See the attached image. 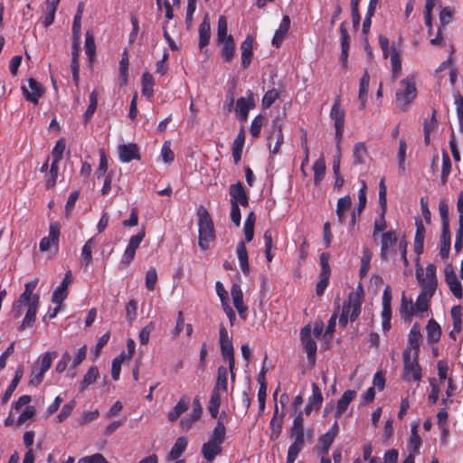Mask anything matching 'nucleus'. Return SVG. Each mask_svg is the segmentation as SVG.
Wrapping results in <instances>:
<instances>
[{
    "mask_svg": "<svg viewBox=\"0 0 463 463\" xmlns=\"http://www.w3.org/2000/svg\"><path fill=\"white\" fill-rule=\"evenodd\" d=\"M400 313L401 316L406 320H411L414 313L413 303L411 300H407L404 293L402 294L401 299Z\"/></svg>",
    "mask_w": 463,
    "mask_h": 463,
    "instance_id": "obj_42",
    "label": "nucleus"
},
{
    "mask_svg": "<svg viewBox=\"0 0 463 463\" xmlns=\"http://www.w3.org/2000/svg\"><path fill=\"white\" fill-rule=\"evenodd\" d=\"M66 147V140L64 137H61L57 140L54 147L52 151V160H56V162H61L63 158V153Z\"/></svg>",
    "mask_w": 463,
    "mask_h": 463,
    "instance_id": "obj_50",
    "label": "nucleus"
},
{
    "mask_svg": "<svg viewBox=\"0 0 463 463\" xmlns=\"http://www.w3.org/2000/svg\"><path fill=\"white\" fill-rule=\"evenodd\" d=\"M237 257L240 262L241 269L244 275H249L250 269L249 265V255L246 249L245 242L241 241L237 244L236 249Z\"/></svg>",
    "mask_w": 463,
    "mask_h": 463,
    "instance_id": "obj_28",
    "label": "nucleus"
},
{
    "mask_svg": "<svg viewBox=\"0 0 463 463\" xmlns=\"http://www.w3.org/2000/svg\"><path fill=\"white\" fill-rule=\"evenodd\" d=\"M99 376V373L98 367L96 365L90 366L80 383V392H83L89 385L95 383Z\"/></svg>",
    "mask_w": 463,
    "mask_h": 463,
    "instance_id": "obj_37",
    "label": "nucleus"
},
{
    "mask_svg": "<svg viewBox=\"0 0 463 463\" xmlns=\"http://www.w3.org/2000/svg\"><path fill=\"white\" fill-rule=\"evenodd\" d=\"M436 265L430 263L426 267V273L424 275L423 268L417 265L416 267V278L419 284L421 287L420 293H423L429 297H432L438 287V280L436 277Z\"/></svg>",
    "mask_w": 463,
    "mask_h": 463,
    "instance_id": "obj_4",
    "label": "nucleus"
},
{
    "mask_svg": "<svg viewBox=\"0 0 463 463\" xmlns=\"http://www.w3.org/2000/svg\"><path fill=\"white\" fill-rule=\"evenodd\" d=\"M220 406H221V391L213 389L211 397H210V401H209L208 410H209L211 416L213 419H216L218 417Z\"/></svg>",
    "mask_w": 463,
    "mask_h": 463,
    "instance_id": "obj_40",
    "label": "nucleus"
},
{
    "mask_svg": "<svg viewBox=\"0 0 463 463\" xmlns=\"http://www.w3.org/2000/svg\"><path fill=\"white\" fill-rule=\"evenodd\" d=\"M222 45L221 55L223 61L230 62L235 55V42L232 34L226 40L217 42Z\"/></svg>",
    "mask_w": 463,
    "mask_h": 463,
    "instance_id": "obj_23",
    "label": "nucleus"
},
{
    "mask_svg": "<svg viewBox=\"0 0 463 463\" xmlns=\"http://www.w3.org/2000/svg\"><path fill=\"white\" fill-rule=\"evenodd\" d=\"M61 226L59 222H52L49 227V235L46 238L50 241L52 245L58 246L60 237Z\"/></svg>",
    "mask_w": 463,
    "mask_h": 463,
    "instance_id": "obj_55",
    "label": "nucleus"
},
{
    "mask_svg": "<svg viewBox=\"0 0 463 463\" xmlns=\"http://www.w3.org/2000/svg\"><path fill=\"white\" fill-rule=\"evenodd\" d=\"M311 326L310 325H307L300 330V340L307 352V360L311 364H315L316 363V354L317 350V345L316 341L311 336Z\"/></svg>",
    "mask_w": 463,
    "mask_h": 463,
    "instance_id": "obj_11",
    "label": "nucleus"
},
{
    "mask_svg": "<svg viewBox=\"0 0 463 463\" xmlns=\"http://www.w3.org/2000/svg\"><path fill=\"white\" fill-rule=\"evenodd\" d=\"M362 302L358 296L350 294L347 300H345L342 307V314L339 317V325L345 327L348 319L351 322L355 321L361 313Z\"/></svg>",
    "mask_w": 463,
    "mask_h": 463,
    "instance_id": "obj_6",
    "label": "nucleus"
},
{
    "mask_svg": "<svg viewBox=\"0 0 463 463\" xmlns=\"http://www.w3.org/2000/svg\"><path fill=\"white\" fill-rule=\"evenodd\" d=\"M99 153H100L99 164V167L95 171V175L97 176L98 179H99L103 176H106L108 167H109L108 159H107L104 150L100 149Z\"/></svg>",
    "mask_w": 463,
    "mask_h": 463,
    "instance_id": "obj_56",
    "label": "nucleus"
},
{
    "mask_svg": "<svg viewBox=\"0 0 463 463\" xmlns=\"http://www.w3.org/2000/svg\"><path fill=\"white\" fill-rule=\"evenodd\" d=\"M76 402L74 400L71 401L70 402L63 405L61 408V411L57 415L56 419L58 422H62L65 420L72 412L73 409L75 408Z\"/></svg>",
    "mask_w": 463,
    "mask_h": 463,
    "instance_id": "obj_63",
    "label": "nucleus"
},
{
    "mask_svg": "<svg viewBox=\"0 0 463 463\" xmlns=\"http://www.w3.org/2000/svg\"><path fill=\"white\" fill-rule=\"evenodd\" d=\"M214 390L226 392L228 390V369L224 366H219L217 370V378L213 386Z\"/></svg>",
    "mask_w": 463,
    "mask_h": 463,
    "instance_id": "obj_35",
    "label": "nucleus"
},
{
    "mask_svg": "<svg viewBox=\"0 0 463 463\" xmlns=\"http://www.w3.org/2000/svg\"><path fill=\"white\" fill-rule=\"evenodd\" d=\"M187 445V439L184 437H179L175 440L174 446L172 447L170 452L168 453L166 460L173 461L177 459L185 451Z\"/></svg>",
    "mask_w": 463,
    "mask_h": 463,
    "instance_id": "obj_30",
    "label": "nucleus"
},
{
    "mask_svg": "<svg viewBox=\"0 0 463 463\" xmlns=\"http://www.w3.org/2000/svg\"><path fill=\"white\" fill-rule=\"evenodd\" d=\"M255 107L253 93L249 90L247 97H241L236 101L235 110L241 120L245 121L248 118L250 109Z\"/></svg>",
    "mask_w": 463,
    "mask_h": 463,
    "instance_id": "obj_15",
    "label": "nucleus"
},
{
    "mask_svg": "<svg viewBox=\"0 0 463 463\" xmlns=\"http://www.w3.org/2000/svg\"><path fill=\"white\" fill-rule=\"evenodd\" d=\"M263 122L264 117L260 114L253 118L250 128V133L252 137H258L260 136Z\"/></svg>",
    "mask_w": 463,
    "mask_h": 463,
    "instance_id": "obj_60",
    "label": "nucleus"
},
{
    "mask_svg": "<svg viewBox=\"0 0 463 463\" xmlns=\"http://www.w3.org/2000/svg\"><path fill=\"white\" fill-rule=\"evenodd\" d=\"M23 375H24V365L20 364L17 366V368L15 370L14 379L12 380L11 383L9 384V386L5 390L4 395L2 396V402L4 404H5L9 402L12 394L14 393L18 383H20L21 379L23 378Z\"/></svg>",
    "mask_w": 463,
    "mask_h": 463,
    "instance_id": "obj_26",
    "label": "nucleus"
},
{
    "mask_svg": "<svg viewBox=\"0 0 463 463\" xmlns=\"http://www.w3.org/2000/svg\"><path fill=\"white\" fill-rule=\"evenodd\" d=\"M289 437L293 439V442L288 449L287 463H294L305 446V430L290 429Z\"/></svg>",
    "mask_w": 463,
    "mask_h": 463,
    "instance_id": "obj_10",
    "label": "nucleus"
},
{
    "mask_svg": "<svg viewBox=\"0 0 463 463\" xmlns=\"http://www.w3.org/2000/svg\"><path fill=\"white\" fill-rule=\"evenodd\" d=\"M73 278L71 272L69 270L65 273L64 278L61 284L56 288L52 296V301L57 305H61L63 300L67 298L68 286L72 282Z\"/></svg>",
    "mask_w": 463,
    "mask_h": 463,
    "instance_id": "obj_17",
    "label": "nucleus"
},
{
    "mask_svg": "<svg viewBox=\"0 0 463 463\" xmlns=\"http://www.w3.org/2000/svg\"><path fill=\"white\" fill-rule=\"evenodd\" d=\"M308 402L315 405V410H319L323 402V396L319 386L316 383H312V395L308 399Z\"/></svg>",
    "mask_w": 463,
    "mask_h": 463,
    "instance_id": "obj_49",
    "label": "nucleus"
},
{
    "mask_svg": "<svg viewBox=\"0 0 463 463\" xmlns=\"http://www.w3.org/2000/svg\"><path fill=\"white\" fill-rule=\"evenodd\" d=\"M362 187L358 194L359 203L356 208L352 211L351 213V222L350 224L354 226L356 223V220L360 217L362 212L364 211L366 205V184L364 180H362Z\"/></svg>",
    "mask_w": 463,
    "mask_h": 463,
    "instance_id": "obj_21",
    "label": "nucleus"
},
{
    "mask_svg": "<svg viewBox=\"0 0 463 463\" xmlns=\"http://www.w3.org/2000/svg\"><path fill=\"white\" fill-rule=\"evenodd\" d=\"M221 354L224 360L228 361L229 368H235L234 348L232 338L229 335L226 327L222 324L219 330Z\"/></svg>",
    "mask_w": 463,
    "mask_h": 463,
    "instance_id": "obj_9",
    "label": "nucleus"
},
{
    "mask_svg": "<svg viewBox=\"0 0 463 463\" xmlns=\"http://www.w3.org/2000/svg\"><path fill=\"white\" fill-rule=\"evenodd\" d=\"M199 48L202 50L209 44L211 38V24L208 14H206L203 22L199 25Z\"/></svg>",
    "mask_w": 463,
    "mask_h": 463,
    "instance_id": "obj_25",
    "label": "nucleus"
},
{
    "mask_svg": "<svg viewBox=\"0 0 463 463\" xmlns=\"http://www.w3.org/2000/svg\"><path fill=\"white\" fill-rule=\"evenodd\" d=\"M39 279L36 278L24 285V292L19 296L18 299L13 303L11 314L14 318L22 316L24 308H27L25 316L18 326L19 331H23L27 327L33 326L35 322L36 313L40 304V295L34 294V290L38 285Z\"/></svg>",
    "mask_w": 463,
    "mask_h": 463,
    "instance_id": "obj_1",
    "label": "nucleus"
},
{
    "mask_svg": "<svg viewBox=\"0 0 463 463\" xmlns=\"http://www.w3.org/2000/svg\"><path fill=\"white\" fill-rule=\"evenodd\" d=\"M290 27V18L288 15H284L279 27L276 30L272 38V44L276 47H279L282 43L284 37L288 33Z\"/></svg>",
    "mask_w": 463,
    "mask_h": 463,
    "instance_id": "obj_27",
    "label": "nucleus"
},
{
    "mask_svg": "<svg viewBox=\"0 0 463 463\" xmlns=\"http://www.w3.org/2000/svg\"><path fill=\"white\" fill-rule=\"evenodd\" d=\"M422 335L420 334V328L419 324L415 323L409 333L408 344L404 351H409V354H414L419 356L420 354V343Z\"/></svg>",
    "mask_w": 463,
    "mask_h": 463,
    "instance_id": "obj_16",
    "label": "nucleus"
},
{
    "mask_svg": "<svg viewBox=\"0 0 463 463\" xmlns=\"http://www.w3.org/2000/svg\"><path fill=\"white\" fill-rule=\"evenodd\" d=\"M368 156V151L364 142H359L354 145L353 149L354 165H361L365 163Z\"/></svg>",
    "mask_w": 463,
    "mask_h": 463,
    "instance_id": "obj_39",
    "label": "nucleus"
},
{
    "mask_svg": "<svg viewBox=\"0 0 463 463\" xmlns=\"http://www.w3.org/2000/svg\"><path fill=\"white\" fill-rule=\"evenodd\" d=\"M326 169V161L324 157L321 156L313 165L315 184H318L322 181Z\"/></svg>",
    "mask_w": 463,
    "mask_h": 463,
    "instance_id": "obj_43",
    "label": "nucleus"
},
{
    "mask_svg": "<svg viewBox=\"0 0 463 463\" xmlns=\"http://www.w3.org/2000/svg\"><path fill=\"white\" fill-rule=\"evenodd\" d=\"M198 230H199V247L202 250H207L210 248V242L215 239V231L213 222L208 211L200 206L197 210Z\"/></svg>",
    "mask_w": 463,
    "mask_h": 463,
    "instance_id": "obj_3",
    "label": "nucleus"
},
{
    "mask_svg": "<svg viewBox=\"0 0 463 463\" xmlns=\"http://www.w3.org/2000/svg\"><path fill=\"white\" fill-rule=\"evenodd\" d=\"M329 116L334 120L335 127H345V110L341 109L340 96L335 99Z\"/></svg>",
    "mask_w": 463,
    "mask_h": 463,
    "instance_id": "obj_24",
    "label": "nucleus"
},
{
    "mask_svg": "<svg viewBox=\"0 0 463 463\" xmlns=\"http://www.w3.org/2000/svg\"><path fill=\"white\" fill-rule=\"evenodd\" d=\"M450 250L449 226L443 225L440 236L439 255L442 260H447Z\"/></svg>",
    "mask_w": 463,
    "mask_h": 463,
    "instance_id": "obj_31",
    "label": "nucleus"
},
{
    "mask_svg": "<svg viewBox=\"0 0 463 463\" xmlns=\"http://www.w3.org/2000/svg\"><path fill=\"white\" fill-rule=\"evenodd\" d=\"M387 188L385 185L384 178H382L379 184V205L381 213L379 219L374 221L373 236L375 239L379 232H383L386 229L385 213L387 211V199H386Z\"/></svg>",
    "mask_w": 463,
    "mask_h": 463,
    "instance_id": "obj_8",
    "label": "nucleus"
},
{
    "mask_svg": "<svg viewBox=\"0 0 463 463\" xmlns=\"http://www.w3.org/2000/svg\"><path fill=\"white\" fill-rule=\"evenodd\" d=\"M95 247L94 238L89 239L83 245L81 249V257L83 260L82 265L85 268L89 267V265L92 262V250Z\"/></svg>",
    "mask_w": 463,
    "mask_h": 463,
    "instance_id": "obj_41",
    "label": "nucleus"
},
{
    "mask_svg": "<svg viewBox=\"0 0 463 463\" xmlns=\"http://www.w3.org/2000/svg\"><path fill=\"white\" fill-rule=\"evenodd\" d=\"M406 151H407L406 141L403 138H402L399 141V150H398L399 171L402 174H403L405 172Z\"/></svg>",
    "mask_w": 463,
    "mask_h": 463,
    "instance_id": "obj_52",
    "label": "nucleus"
},
{
    "mask_svg": "<svg viewBox=\"0 0 463 463\" xmlns=\"http://www.w3.org/2000/svg\"><path fill=\"white\" fill-rule=\"evenodd\" d=\"M137 317V302L130 299L126 306V318L131 324Z\"/></svg>",
    "mask_w": 463,
    "mask_h": 463,
    "instance_id": "obj_59",
    "label": "nucleus"
},
{
    "mask_svg": "<svg viewBox=\"0 0 463 463\" xmlns=\"http://www.w3.org/2000/svg\"><path fill=\"white\" fill-rule=\"evenodd\" d=\"M83 14V4L80 3L77 8L76 14L73 19L72 24V33L75 40H79L80 37V30H81V17Z\"/></svg>",
    "mask_w": 463,
    "mask_h": 463,
    "instance_id": "obj_45",
    "label": "nucleus"
},
{
    "mask_svg": "<svg viewBox=\"0 0 463 463\" xmlns=\"http://www.w3.org/2000/svg\"><path fill=\"white\" fill-rule=\"evenodd\" d=\"M390 60L392 64V78L395 80L399 76L402 71V61L400 59L399 52L392 47L390 53Z\"/></svg>",
    "mask_w": 463,
    "mask_h": 463,
    "instance_id": "obj_44",
    "label": "nucleus"
},
{
    "mask_svg": "<svg viewBox=\"0 0 463 463\" xmlns=\"http://www.w3.org/2000/svg\"><path fill=\"white\" fill-rule=\"evenodd\" d=\"M59 164L60 162H56V160H52L51 165V168L49 170L48 177L45 183V186L47 189L52 188L56 184V181L58 178L59 173Z\"/></svg>",
    "mask_w": 463,
    "mask_h": 463,
    "instance_id": "obj_47",
    "label": "nucleus"
},
{
    "mask_svg": "<svg viewBox=\"0 0 463 463\" xmlns=\"http://www.w3.org/2000/svg\"><path fill=\"white\" fill-rule=\"evenodd\" d=\"M397 241V235L394 231H388L381 235V252L383 260H388L389 250L394 246Z\"/></svg>",
    "mask_w": 463,
    "mask_h": 463,
    "instance_id": "obj_19",
    "label": "nucleus"
},
{
    "mask_svg": "<svg viewBox=\"0 0 463 463\" xmlns=\"http://www.w3.org/2000/svg\"><path fill=\"white\" fill-rule=\"evenodd\" d=\"M335 437L327 433L323 434L318 438L317 450L320 456H326L329 452V449L334 443Z\"/></svg>",
    "mask_w": 463,
    "mask_h": 463,
    "instance_id": "obj_36",
    "label": "nucleus"
},
{
    "mask_svg": "<svg viewBox=\"0 0 463 463\" xmlns=\"http://www.w3.org/2000/svg\"><path fill=\"white\" fill-rule=\"evenodd\" d=\"M229 35L227 19L224 15H221L218 19L217 42L226 40Z\"/></svg>",
    "mask_w": 463,
    "mask_h": 463,
    "instance_id": "obj_51",
    "label": "nucleus"
},
{
    "mask_svg": "<svg viewBox=\"0 0 463 463\" xmlns=\"http://www.w3.org/2000/svg\"><path fill=\"white\" fill-rule=\"evenodd\" d=\"M161 156L165 163L170 164L175 160V154L171 149L170 141L164 142L161 148Z\"/></svg>",
    "mask_w": 463,
    "mask_h": 463,
    "instance_id": "obj_64",
    "label": "nucleus"
},
{
    "mask_svg": "<svg viewBox=\"0 0 463 463\" xmlns=\"http://www.w3.org/2000/svg\"><path fill=\"white\" fill-rule=\"evenodd\" d=\"M157 281V273L154 267H151L146 273V288L153 291Z\"/></svg>",
    "mask_w": 463,
    "mask_h": 463,
    "instance_id": "obj_61",
    "label": "nucleus"
},
{
    "mask_svg": "<svg viewBox=\"0 0 463 463\" xmlns=\"http://www.w3.org/2000/svg\"><path fill=\"white\" fill-rule=\"evenodd\" d=\"M279 97V92L277 90H268L262 98V107L264 109L269 108Z\"/></svg>",
    "mask_w": 463,
    "mask_h": 463,
    "instance_id": "obj_57",
    "label": "nucleus"
},
{
    "mask_svg": "<svg viewBox=\"0 0 463 463\" xmlns=\"http://www.w3.org/2000/svg\"><path fill=\"white\" fill-rule=\"evenodd\" d=\"M95 42H94V36L90 32L86 33L85 37V52L86 55L89 57L90 60H91L95 55Z\"/></svg>",
    "mask_w": 463,
    "mask_h": 463,
    "instance_id": "obj_58",
    "label": "nucleus"
},
{
    "mask_svg": "<svg viewBox=\"0 0 463 463\" xmlns=\"http://www.w3.org/2000/svg\"><path fill=\"white\" fill-rule=\"evenodd\" d=\"M225 438L226 428L223 420L219 419L209 440L203 443L201 449V453L207 462L213 461L218 455L222 454Z\"/></svg>",
    "mask_w": 463,
    "mask_h": 463,
    "instance_id": "obj_2",
    "label": "nucleus"
},
{
    "mask_svg": "<svg viewBox=\"0 0 463 463\" xmlns=\"http://www.w3.org/2000/svg\"><path fill=\"white\" fill-rule=\"evenodd\" d=\"M372 260V252L368 248H364L363 250V257L361 259L360 275L361 277L365 276L370 269V262Z\"/></svg>",
    "mask_w": 463,
    "mask_h": 463,
    "instance_id": "obj_54",
    "label": "nucleus"
},
{
    "mask_svg": "<svg viewBox=\"0 0 463 463\" xmlns=\"http://www.w3.org/2000/svg\"><path fill=\"white\" fill-rule=\"evenodd\" d=\"M403 362V379L410 381L413 379L416 382L421 380V367L419 364V356L409 354V351L402 353Z\"/></svg>",
    "mask_w": 463,
    "mask_h": 463,
    "instance_id": "obj_7",
    "label": "nucleus"
},
{
    "mask_svg": "<svg viewBox=\"0 0 463 463\" xmlns=\"http://www.w3.org/2000/svg\"><path fill=\"white\" fill-rule=\"evenodd\" d=\"M445 282L449 288L453 296L458 299L463 297V288L460 281L458 279L451 264H448L444 269Z\"/></svg>",
    "mask_w": 463,
    "mask_h": 463,
    "instance_id": "obj_12",
    "label": "nucleus"
},
{
    "mask_svg": "<svg viewBox=\"0 0 463 463\" xmlns=\"http://www.w3.org/2000/svg\"><path fill=\"white\" fill-rule=\"evenodd\" d=\"M23 94L26 100L38 104L39 99L44 93V88L35 79L30 78L28 80V87H22Z\"/></svg>",
    "mask_w": 463,
    "mask_h": 463,
    "instance_id": "obj_13",
    "label": "nucleus"
},
{
    "mask_svg": "<svg viewBox=\"0 0 463 463\" xmlns=\"http://www.w3.org/2000/svg\"><path fill=\"white\" fill-rule=\"evenodd\" d=\"M402 89L396 91V105L402 110H405L416 98L417 90L413 77H407L400 81Z\"/></svg>",
    "mask_w": 463,
    "mask_h": 463,
    "instance_id": "obj_5",
    "label": "nucleus"
},
{
    "mask_svg": "<svg viewBox=\"0 0 463 463\" xmlns=\"http://www.w3.org/2000/svg\"><path fill=\"white\" fill-rule=\"evenodd\" d=\"M189 408V400L186 396H183L175 406L167 413V420L170 422H175L178 418L184 413Z\"/></svg>",
    "mask_w": 463,
    "mask_h": 463,
    "instance_id": "obj_29",
    "label": "nucleus"
},
{
    "mask_svg": "<svg viewBox=\"0 0 463 463\" xmlns=\"http://www.w3.org/2000/svg\"><path fill=\"white\" fill-rule=\"evenodd\" d=\"M119 159L123 163H129L130 161L140 159L139 149L137 144L129 143L127 145H120L118 146Z\"/></svg>",
    "mask_w": 463,
    "mask_h": 463,
    "instance_id": "obj_18",
    "label": "nucleus"
},
{
    "mask_svg": "<svg viewBox=\"0 0 463 463\" xmlns=\"http://www.w3.org/2000/svg\"><path fill=\"white\" fill-rule=\"evenodd\" d=\"M426 331L429 343L432 344L439 341L441 336V328L433 318H430L428 321Z\"/></svg>",
    "mask_w": 463,
    "mask_h": 463,
    "instance_id": "obj_34",
    "label": "nucleus"
},
{
    "mask_svg": "<svg viewBox=\"0 0 463 463\" xmlns=\"http://www.w3.org/2000/svg\"><path fill=\"white\" fill-rule=\"evenodd\" d=\"M451 171V161L449 154L446 151L442 153V168L440 181L442 184H445L448 181V177Z\"/></svg>",
    "mask_w": 463,
    "mask_h": 463,
    "instance_id": "obj_46",
    "label": "nucleus"
},
{
    "mask_svg": "<svg viewBox=\"0 0 463 463\" xmlns=\"http://www.w3.org/2000/svg\"><path fill=\"white\" fill-rule=\"evenodd\" d=\"M229 194L231 196V204L241 205L242 207L249 206V196L241 181L230 185Z\"/></svg>",
    "mask_w": 463,
    "mask_h": 463,
    "instance_id": "obj_14",
    "label": "nucleus"
},
{
    "mask_svg": "<svg viewBox=\"0 0 463 463\" xmlns=\"http://www.w3.org/2000/svg\"><path fill=\"white\" fill-rule=\"evenodd\" d=\"M126 355L124 353H121L118 356L115 357L112 360L111 364V377L114 381H118L119 379L121 364L125 361Z\"/></svg>",
    "mask_w": 463,
    "mask_h": 463,
    "instance_id": "obj_48",
    "label": "nucleus"
},
{
    "mask_svg": "<svg viewBox=\"0 0 463 463\" xmlns=\"http://www.w3.org/2000/svg\"><path fill=\"white\" fill-rule=\"evenodd\" d=\"M370 82V76L367 71H364L359 83L358 99L360 101V109H364L367 102V93Z\"/></svg>",
    "mask_w": 463,
    "mask_h": 463,
    "instance_id": "obj_32",
    "label": "nucleus"
},
{
    "mask_svg": "<svg viewBox=\"0 0 463 463\" xmlns=\"http://www.w3.org/2000/svg\"><path fill=\"white\" fill-rule=\"evenodd\" d=\"M356 392L354 390H346L338 400L336 404V410L335 411V417L340 418L345 411L347 410L351 402L355 398Z\"/></svg>",
    "mask_w": 463,
    "mask_h": 463,
    "instance_id": "obj_20",
    "label": "nucleus"
},
{
    "mask_svg": "<svg viewBox=\"0 0 463 463\" xmlns=\"http://www.w3.org/2000/svg\"><path fill=\"white\" fill-rule=\"evenodd\" d=\"M431 298L432 297H429L423 293H420L417 297L415 305L413 306L414 310L420 313L427 311L430 307Z\"/></svg>",
    "mask_w": 463,
    "mask_h": 463,
    "instance_id": "obj_53",
    "label": "nucleus"
},
{
    "mask_svg": "<svg viewBox=\"0 0 463 463\" xmlns=\"http://www.w3.org/2000/svg\"><path fill=\"white\" fill-rule=\"evenodd\" d=\"M253 42V37L251 35H248L241 44V66L243 69H247L251 62Z\"/></svg>",
    "mask_w": 463,
    "mask_h": 463,
    "instance_id": "obj_22",
    "label": "nucleus"
},
{
    "mask_svg": "<svg viewBox=\"0 0 463 463\" xmlns=\"http://www.w3.org/2000/svg\"><path fill=\"white\" fill-rule=\"evenodd\" d=\"M331 274L319 273V281L316 287V293L318 297L324 295L326 288L329 284V279Z\"/></svg>",
    "mask_w": 463,
    "mask_h": 463,
    "instance_id": "obj_62",
    "label": "nucleus"
},
{
    "mask_svg": "<svg viewBox=\"0 0 463 463\" xmlns=\"http://www.w3.org/2000/svg\"><path fill=\"white\" fill-rule=\"evenodd\" d=\"M142 94L148 99L154 96L155 80L151 73L144 72L141 79Z\"/></svg>",
    "mask_w": 463,
    "mask_h": 463,
    "instance_id": "obj_38",
    "label": "nucleus"
},
{
    "mask_svg": "<svg viewBox=\"0 0 463 463\" xmlns=\"http://www.w3.org/2000/svg\"><path fill=\"white\" fill-rule=\"evenodd\" d=\"M352 200L349 195L338 199L336 203V215L338 222L343 224L346 218V212L351 208Z\"/></svg>",
    "mask_w": 463,
    "mask_h": 463,
    "instance_id": "obj_33",
    "label": "nucleus"
}]
</instances>
